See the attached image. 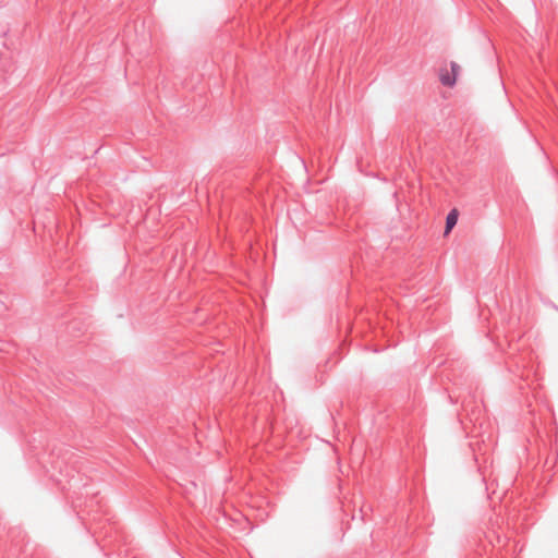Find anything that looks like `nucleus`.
<instances>
[{
  "mask_svg": "<svg viewBox=\"0 0 558 558\" xmlns=\"http://www.w3.org/2000/svg\"><path fill=\"white\" fill-rule=\"evenodd\" d=\"M450 65H451L452 75H450L448 73L440 75V82L445 86H453L454 85L456 80H457V74L460 70L459 64H457L456 62H451Z\"/></svg>",
  "mask_w": 558,
  "mask_h": 558,
  "instance_id": "obj_1",
  "label": "nucleus"
},
{
  "mask_svg": "<svg viewBox=\"0 0 558 558\" xmlns=\"http://www.w3.org/2000/svg\"><path fill=\"white\" fill-rule=\"evenodd\" d=\"M458 210L452 209L449 211L446 218L445 234H448L458 222Z\"/></svg>",
  "mask_w": 558,
  "mask_h": 558,
  "instance_id": "obj_2",
  "label": "nucleus"
}]
</instances>
